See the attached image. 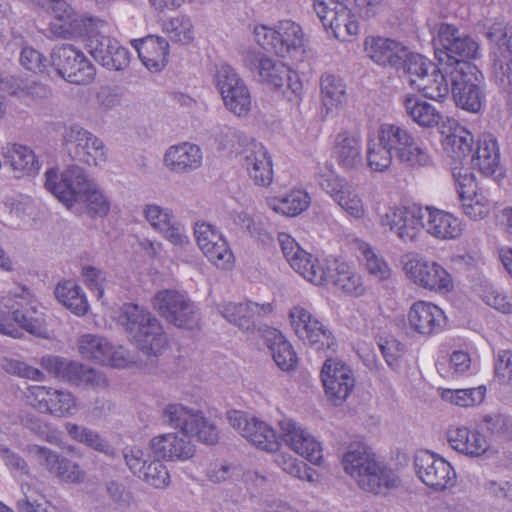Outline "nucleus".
Instances as JSON below:
<instances>
[{
  "label": "nucleus",
  "instance_id": "obj_60",
  "mask_svg": "<svg viewBox=\"0 0 512 512\" xmlns=\"http://www.w3.org/2000/svg\"><path fill=\"white\" fill-rule=\"evenodd\" d=\"M453 177L455 180L456 190L461 202L463 200L469 199L470 197L481 193L478 190L475 177L473 173L469 171V169L455 167L453 169Z\"/></svg>",
  "mask_w": 512,
  "mask_h": 512
},
{
  "label": "nucleus",
  "instance_id": "obj_27",
  "mask_svg": "<svg viewBox=\"0 0 512 512\" xmlns=\"http://www.w3.org/2000/svg\"><path fill=\"white\" fill-rule=\"evenodd\" d=\"M142 213L152 229L173 245L184 247L189 244L185 227L175 219L170 209L152 203L145 205Z\"/></svg>",
  "mask_w": 512,
  "mask_h": 512
},
{
  "label": "nucleus",
  "instance_id": "obj_6",
  "mask_svg": "<svg viewBox=\"0 0 512 512\" xmlns=\"http://www.w3.org/2000/svg\"><path fill=\"white\" fill-rule=\"evenodd\" d=\"M433 45L439 64L455 70L460 62L470 63L479 53V44L470 36L460 33L457 27L440 23L433 27Z\"/></svg>",
  "mask_w": 512,
  "mask_h": 512
},
{
  "label": "nucleus",
  "instance_id": "obj_54",
  "mask_svg": "<svg viewBox=\"0 0 512 512\" xmlns=\"http://www.w3.org/2000/svg\"><path fill=\"white\" fill-rule=\"evenodd\" d=\"M393 153L385 144L382 143L380 137L369 140L366 157L368 167L375 172H384L392 164Z\"/></svg>",
  "mask_w": 512,
  "mask_h": 512
},
{
  "label": "nucleus",
  "instance_id": "obj_9",
  "mask_svg": "<svg viewBox=\"0 0 512 512\" xmlns=\"http://www.w3.org/2000/svg\"><path fill=\"white\" fill-rule=\"evenodd\" d=\"M485 36L494 43L491 51L492 78L499 88L512 90V27L503 22L487 26Z\"/></svg>",
  "mask_w": 512,
  "mask_h": 512
},
{
  "label": "nucleus",
  "instance_id": "obj_2",
  "mask_svg": "<svg viewBox=\"0 0 512 512\" xmlns=\"http://www.w3.org/2000/svg\"><path fill=\"white\" fill-rule=\"evenodd\" d=\"M278 241L290 266L307 281L315 285L332 284L349 296L359 297L365 293L361 275L349 264L335 259L320 262L286 233H279Z\"/></svg>",
  "mask_w": 512,
  "mask_h": 512
},
{
  "label": "nucleus",
  "instance_id": "obj_49",
  "mask_svg": "<svg viewBox=\"0 0 512 512\" xmlns=\"http://www.w3.org/2000/svg\"><path fill=\"white\" fill-rule=\"evenodd\" d=\"M110 342L96 334H83L78 338V350L82 357L102 364L107 360Z\"/></svg>",
  "mask_w": 512,
  "mask_h": 512
},
{
  "label": "nucleus",
  "instance_id": "obj_63",
  "mask_svg": "<svg viewBox=\"0 0 512 512\" xmlns=\"http://www.w3.org/2000/svg\"><path fill=\"white\" fill-rule=\"evenodd\" d=\"M203 254L211 263L221 269L229 268L233 262V254L224 237L203 251Z\"/></svg>",
  "mask_w": 512,
  "mask_h": 512
},
{
  "label": "nucleus",
  "instance_id": "obj_12",
  "mask_svg": "<svg viewBox=\"0 0 512 512\" xmlns=\"http://www.w3.org/2000/svg\"><path fill=\"white\" fill-rule=\"evenodd\" d=\"M243 61L245 67L257 73L259 81L267 83L274 89H281L286 85L293 93L300 91L301 82L297 73L290 70L284 63L256 50H247Z\"/></svg>",
  "mask_w": 512,
  "mask_h": 512
},
{
  "label": "nucleus",
  "instance_id": "obj_37",
  "mask_svg": "<svg viewBox=\"0 0 512 512\" xmlns=\"http://www.w3.org/2000/svg\"><path fill=\"white\" fill-rule=\"evenodd\" d=\"M202 151L199 146L183 142L170 146L163 157L167 169L174 173H187L199 168L202 164Z\"/></svg>",
  "mask_w": 512,
  "mask_h": 512
},
{
  "label": "nucleus",
  "instance_id": "obj_43",
  "mask_svg": "<svg viewBox=\"0 0 512 512\" xmlns=\"http://www.w3.org/2000/svg\"><path fill=\"white\" fill-rule=\"evenodd\" d=\"M403 106L407 116L421 127L438 126L443 119L442 113L435 106L415 95H405Z\"/></svg>",
  "mask_w": 512,
  "mask_h": 512
},
{
  "label": "nucleus",
  "instance_id": "obj_23",
  "mask_svg": "<svg viewBox=\"0 0 512 512\" xmlns=\"http://www.w3.org/2000/svg\"><path fill=\"white\" fill-rule=\"evenodd\" d=\"M364 52L376 64L396 70L402 69L406 75L408 61L417 53L410 52L402 43L390 38L369 36L364 41Z\"/></svg>",
  "mask_w": 512,
  "mask_h": 512
},
{
  "label": "nucleus",
  "instance_id": "obj_51",
  "mask_svg": "<svg viewBox=\"0 0 512 512\" xmlns=\"http://www.w3.org/2000/svg\"><path fill=\"white\" fill-rule=\"evenodd\" d=\"M339 11L334 17L333 22L327 28H330L334 36L341 41H351L359 34V24L354 14L345 6L340 5Z\"/></svg>",
  "mask_w": 512,
  "mask_h": 512
},
{
  "label": "nucleus",
  "instance_id": "obj_57",
  "mask_svg": "<svg viewBox=\"0 0 512 512\" xmlns=\"http://www.w3.org/2000/svg\"><path fill=\"white\" fill-rule=\"evenodd\" d=\"M275 463L287 474L300 480L314 481V472L307 465L295 459L287 453H279L275 457Z\"/></svg>",
  "mask_w": 512,
  "mask_h": 512
},
{
  "label": "nucleus",
  "instance_id": "obj_32",
  "mask_svg": "<svg viewBox=\"0 0 512 512\" xmlns=\"http://www.w3.org/2000/svg\"><path fill=\"white\" fill-rule=\"evenodd\" d=\"M446 438L453 450L468 457H480L489 448L485 435L464 425L450 426Z\"/></svg>",
  "mask_w": 512,
  "mask_h": 512
},
{
  "label": "nucleus",
  "instance_id": "obj_18",
  "mask_svg": "<svg viewBox=\"0 0 512 512\" xmlns=\"http://www.w3.org/2000/svg\"><path fill=\"white\" fill-rule=\"evenodd\" d=\"M291 326L297 337L317 351L333 349L335 338L331 331L307 309L294 306L289 312Z\"/></svg>",
  "mask_w": 512,
  "mask_h": 512
},
{
  "label": "nucleus",
  "instance_id": "obj_30",
  "mask_svg": "<svg viewBox=\"0 0 512 512\" xmlns=\"http://www.w3.org/2000/svg\"><path fill=\"white\" fill-rule=\"evenodd\" d=\"M409 327L417 334L431 336L441 332L446 317L441 308L431 302L417 301L408 311Z\"/></svg>",
  "mask_w": 512,
  "mask_h": 512
},
{
  "label": "nucleus",
  "instance_id": "obj_11",
  "mask_svg": "<svg viewBox=\"0 0 512 512\" xmlns=\"http://www.w3.org/2000/svg\"><path fill=\"white\" fill-rule=\"evenodd\" d=\"M152 303L161 317L178 328L193 329L199 323V309L185 293L161 290L155 294Z\"/></svg>",
  "mask_w": 512,
  "mask_h": 512
},
{
  "label": "nucleus",
  "instance_id": "obj_7",
  "mask_svg": "<svg viewBox=\"0 0 512 512\" xmlns=\"http://www.w3.org/2000/svg\"><path fill=\"white\" fill-rule=\"evenodd\" d=\"M254 39L263 49L280 57H292L304 51V33L299 24L291 20L279 21L273 28L255 26Z\"/></svg>",
  "mask_w": 512,
  "mask_h": 512
},
{
  "label": "nucleus",
  "instance_id": "obj_41",
  "mask_svg": "<svg viewBox=\"0 0 512 512\" xmlns=\"http://www.w3.org/2000/svg\"><path fill=\"white\" fill-rule=\"evenodd\" d=\"M378 458L367 445L363 443H352L348 446L342 456V466L345 471L356 483L362 478L372 463Z\"/></svg>",
  "mask_w": 512,
  "mask_h": 512
},
{
  "label": "nucleus",
  "instance_id": "obj_1",
  "mask_svg": "<svg viewBox=\"0 0 512 512\" xmlns=\"http://www.w3.org/2000/svg\"><path fill=\"white\" fill-rule=\"evenodd\" d=\"M165 423L181 431L155 436L150 440L154 455L166 461H186L195 454V445L190 437H196L206 444L218 441L219 432L216 425L201 410L181 403L168 404L162 411Z\"/></svg>",
  "mask_w": 512,
  "mask_h": 512
},
{
  "label": "nucleus",
  "instance_id": "obj_13",
  "mask_svg": "<svg viewBox=\"0 0 512 512\" xmlns=\"http://www.w3.org/2000/svg\"><path fill=\"white\" fill-rule=\"evenodd\" d=\"M41 366L56 378L74 386L103 389L108 385L106 377L96 369L58 356H43Z\"/></svg>",
  "mask_w": 512,
  "mask_h": 512
},
{
  "label": "nucleus",
  "instance_id": "obj_55",
  "mask_svg": "<svg viewBox=\"0 0 512 512\" xmlns=\"http://www.w3.org/2000/svg\"><path fill=\"white\" fill-rule=\"evenodd\" d=\"M216 140L220 147L241 155V151L246 149L255 140L229 126H222L216 133Z\"/></svg>",
  "mask_w": 512,
  "mask_h": 512
},
{
  "label": "nucleus",
  "instance_id": "obj_58",
  "mask_svg": "<svg viewBox=\"0 0 512 512\" xmlns=\"http://www.w3.org/2000/svg\"><path fill=\"white\" fill-rule=\"evenodd\" d=\"M142 470L144 471L141 472L138 477L149 485L155 488H165L169 485V472L159 459L148 462Z\"/></svg>",
  "mask_w": 512,
  "mask_h": 512
},
{
  "label": "nucleus",
  "instance_id": "obj_4",
  "mask_svg": "<svg viewBox=\"0 0 512 512\" xmlns=\"http://www.w3.org/2000/svg\"><path fill=\"white\" fill-rule=\"evenodd\" d=\"M134 344L148 355H160L168 344L162 325L150 312L135 304H125L119 316Z\"/></svg>",
  "mask_w": 512,
  "mask_h": 512
},
{
  "label": "nucleus",
  "instance_id": "obj_38",
  "mask_svg": "<svg viewBox=\"0 0 512 512\" xmlns=\"http://www.w3.org/2000/svg\"><path fill=\"white\" fill-rule=\"evenodd\" d=\"M106 26V22L101 19L75 14L60 21H51L50 30L57 37L74 39Z\"/></svg>",
  "mask_w": 512,
  "mask_h": 512
},
{
  "label": "nucleus",
  "instance_id": "obj_19",
  "mask_svg": "<svg viewBox=\"0 0 512 512\" xmlns=\"http://www.w3.org/2000/svg\"><path fill=\"white\" fill-rule=\"evenodd\" d=\"M424 209L417 206H391L379 215L381 227L403 242H413L424 228Z\"/></svg>",
  "mask_w": 512,
  "mask_h": 512
},
{
  "label": "nucleus",
  "instance_id": "obj_29",
  "mask_svg": "<svg viewBox=\"0 0 512 512\" xmlns=\"http://www.w3.org/2000/svg\"><path fill=\"white\" fill-rule=\"evenodd\" d=\"M5 307L11 311L13 320L19 328L38 337L46 335L44 313L33 304L28 292L9 298Z\"/></svg>",
  "mask_w": 512,
  "mask_h": 512
},
{
  "label": "nucleus",
  "instance_id": "obj_26",
  "mask_svg": "<svg viewBox=\"0 0 512 512\" xmlns=\"http://www.w3.org/2000/svg\"><path fill=\"white\" fill-rule=\"evenodd\" d=\"M279 427L284 443L294 452L314 464L322 459V449L315 437L300 424L290 418H282Z\"/></svg>",
  "mask_w": 512,
  "mask_h": 512
},
{
  "label": "nucleus",
  "instance_id": "obj_33",
  "mask_svg": "<svg viewBox=\"0 0 512 512\" xmlns=\"http://www.w3.org/2000/svg\"><path fill=\"white\" fill-rule=\"evenodd\" d=\"M424 214V229L432 237L453 240L461 236L462 222L453 214L430 206L425 207Z\"/></svg>",
  "mask_w": 512,
  "mask_h": 512
},
{
  "label": "nucleus",
  "instance_id": "obj_53",
  "mask_svg": "<svg viewBox=\"0 0 512 512\" xmlns=\"http://www.w3.org/2000/svg\"><path fill=\"white\" fill-rule=\"evenodd\" d=\"M486 387L481 385L468 389H444L441 397L444 401L460 407H473L483 402Z\"/></svg>",
  "mask_w": 512,
  "mask_h": 512
},
{
  "label": "nucleus",
  "instance_id": "obj_56",
  "mask_svg": "<svg viewBox=\"0 0 512 512\" xmlns=\"http://www.w3.org/2000/svg\"><path fill=\"white\" fill-rule=\"evenodd\" d=\"M334 202L354 219L360 220L366 215L364 202L350 183Z\"/></svg>",
  "mask_w": 512,
  "mask_h": 512
},
{
  "label": "nucleus",
  "instance_id": "obj_20",
  "mask_svg": "<svg viewBox=\"0 0 512 512\" xmlns=\"http://www.w3.org/2000/svg\"><path fill=\"white\" fill-rule=\"evenodd\" d=\"M28 404L40 413L67 417L77 411L76 399L69 391L32 385L25 392Z\"/></svg>",
  "mask_w": 512,
  "mask_h": 512
},
{
  "label": "nucleus",
  "instance_id": "obj_16",
  "mask_svg": "<svg viewBox=\"0 0 512 512\" xmlns=\"http://www.w3.org/2000/svg\"><path fill=\"white\" fill-rule=\"evenodd\" d=\"M51 64L62 78L73 84H88L95 76L93 64L72 45L54 47Z\"/></svg>",
  "mask_w": 512,
  "mask_h": 512
},
{
  "label": "nucleus",
  "instance_id": "obj_47",
  "mask_svg": "<svg viewBox=\"0 0 512 512\" xmlns=\"http://www.w3.org/2000/svg\"><path fill=\"white\" fill-rule=\"evenodd\" d=\"M311 202L309 194L301 189L292 190L281 198L269 201L270 208L286 216H296L305 211Z\"/></svg>",
  "mask_w": 512,
  "mask_h": 512
},
{
  "label": "nucleus",
  "instance_id": "obj_39",
  "mask_svg": "<svg viewBox=\"0 0 512 512\" xmlns=\"http://www.w3.org/2000/svg\"><path fill=\"white\" fill-rule=\"evenodd\" d=\"M261 337L270 350L276 365L283 371L296 367L297 356L292 345L284 338L280 331L266 327L261 331Z\"/></svg>",
  "mask_w": 512,
  "mask_h": 512
},
{
  "label": "nucleus",
  "instance_id": "obj_21",
  "mask_svg": "<svg viewBox=\"0 0 512 512\" xmlns=\"http://www.w3.org/2000/svg\"><path fill=\"white\" fill-rule=\"evenodd\" d=\"M414 465L417 476L428 487L443 491L453 487L456 482V472L451 464L439 455L427 450L415 455Z\"/></svg>",
  "mask_w": 512,
  "mask_h": 512
},
{
  "label": "nucleus",
  "instance_id": "obj_46",
  "mask_svg": "<svg viewBox=\"0 0 512 512\" xmlns=\"http://www.w3.org/2000/svg\"><path fill=\"white\" fill-rule=\"evenodd\" d=\"M57 300L72 313L82 316L87 313L89 305L82 288L74 281L67 280L55 288Z\"/></svg>",
  "mask_w": 512,
  "mask_h": 512
},
{
  "label": "nucleus",
  "instance_id": "obj_14",
  "mask_svg": "<svg viewBox=\"0 0 512 512\" xmlns=\"http://www.w3.org/2000/svg\"><path fill=\"white\" fill-rule=\"evenodd\" d=\"M403 270L407 278L418 287L446 293L453 289L451 275L440 264L416 254L406 255Z\"/></svg>",
  "mask_w": 512,
  "mask_h": 512
},
{
  "label": "nucleus",
  "instance_id": "obj_50",
  "mask_svg": "<svg viewBox=\"0 0 512 512\" xmlns=\"http://www.w3.org/2000/svg\"><path fill=\"white\" fill-rule=\"evenodd\" d=\"M315 181L333 201L337 200L342 191L349 185V182L337 174L331 165H318L315 171Z\"/></svg>",
  "mask_w": 512,
  "mask_h": 512
},
{
  "label": "nucleus",
  "instance_id": "obj_36",
  "mask_svg": "<svg viewBox=\"0 0 512 512\" xmlns=\"http://www.w3.org/2000/svg\"><path fill=\"white\" fill-rule=\"evenodd\" d=\"M358 487L375 495H386L400 485L396 472L382 461L376 460L357 483Z\"/></svg>",
  "mask_w": 512,
  "mask_h": 512
},
{
  "label": "nucleus",
  "instance_id": "obj_24",
  "mask_svg": "<svg viewBox=\"0 0 512 512\" xmlns=\"http://www.w3.org/2000/svg\"><path fill=\"white\" fill-rule=\"evenodd\" d=\"M227 418L231 427L258 449L267 452L278 449L279 443L276 432L266 422L254 417L249 418L239 411L228 412Z\"/></svg>",
  "mask_w": 512,
  "mask_h": 512
},
{
  "label": "nucleus",
  "instance_id": "obj_25",
  "mask_svg": "<svg viewBox=\"0 0 512 512\" xmlns=\"http://www.w3.org/2000/svg\"><path fill=\"white\" fill-rule=\"evenodd\" d=\"M321 380L328 399L334 405L342 404L355 387V378L350 367L332 358L324 362Z\"/></svg>",
  "mask_w": 512,
  "mask_h": 512
},
{
  "label": "nucleus",
  "instance_id": "obj_45",
  "mask_svg": "<svg viewBox=\"0 0 512 512\" xmlns=\"http://www.w3.org/2000/svg\"><path fill=\"white\" fill-rule=\"evenodd\" d=\"M321 101L327 112L342 108L347 103L346 85L335 75H323L320 82Z\"/></svg>",
  "mask_w": 512,
  "mask_h": 512
},
{
  "label": "nucleus",
  "instance_id": "obj_31",
  "mask_svg": "<svg viewBox=\"0 0 512 512\" xmlns=\"http://www.w3.org/2000/svg\"><path fill=\"white\" fill-rule=\"evenodd\" d=\"M241 156L242 166L256 185L268 186L272 183V161L261 143L254 141L241 151Z\"/></svg>",
  "mask_w": 512,
  "mask_h": 512
},
{
  "label": "nucleus",
  "instance_id": "obj_35",
  "mask_svg": "<svg viewBox=\"0 0 512 512\" xmlns=\"http://www.w3.org/2000/svg\"><path fill=\"white\" fill-rule=\"evenodd\" d=\"M471 163L474 169L485 176L501 175L500 150L496 137L483 134L478 138Z\"/></svg>",
  "mask_w": 512,
  "mask_h": 512
},
{
  "label": "nucleus",
  "instance_id": "obj_42",
  "mask_svg": "<svg viewBox=\"0 0 512 512\" xmlns=\"http://www.w3.org/2000/svg\"><path fill=\"white\" fill-rule=\"evenodd\" d=\"M143 65L150 71H160L167 62L169 44L166 39L150 35L135 46Z\"/></svg>",
  "mask_w": 512,
  "mask_h": 512
},
{
  "label": "nucleus",
  "instance_id": "obj_64",
  "mask_svg": "<svg viewBox=\"0 0 512 512\" xmlns=\"http://www.w3.org/2000/svg\"><path fill=\"white\" fill-rule=\"evenodd\" d=\"M363 255L365 267L371 276L379 281H384L390 278L391 269L382 257L378 256L370 248L364 250Z\"/></svg>",
  "mask_w": 512,
  "mask_h": 512
},
{
  "label": "nucleus",
  "instance_id": "obj_10",
  "mask_svg": "<svg viewBox=\"0 0 512 512\" xmlns=\"http://www.w3.org/2000/svg\"><path fill=\"white\" fill-rule=\"evenodd\" d=\"M451 92L458 107L469 112L480 111L484 101L483 75L472 63L460 62L450 72Z\"/></svg>",
  "mask_w": 512,
  "mask_h": 512
},
{
  "label": "nucleus",
  "instance_id": "obj_28",
  "mask_svg": "<svg viewBox=\"0 0 512 512\" xmlns=\"http://www.w3.org/2000/svg\"><path fill=\"white\" fill-rule=\"evenodd\" d=\"M217 309L223 318L245 332H253L257 323L273 310L269 303L260 305L252 301L220 304Z\"/></svg>",
  "mask_w": 512,
  "mask_h": 512
},
{
  "label": "nucleus",
  "instance_id": "obj_22",
  "mask_svg": "<svg viewBox=\"0 0 512 512\" xmlns=\"http://www.w3.org/2000/svg\"><path fill=\"white\" fill-rule=\"evenodd\" d=\"M104 28L86 36V48L93 59L101 66L114 71L125 69L130 62L129 51L116 39L102 34Z\"/></svg>",
  "mask_w": 512,
  "mask_h": 512
},
{
  "label": "nucleus",
  "instance_id": "obj_62",
  "mask_svg": "<svg viewBox=\"0 0 512 512\" xmlns=\"http://www.w3.org/2000/svg\"><path fill=\"white\" fill-rule=\"evenodd\" d=\"M482 299L487 305L502 313H512V291L489 287L485 290Z\"/></svg>",
  "mask_w": 512,
  "mask_h": 512
},
{
  "label": "nucleus",
  "instance_id": "obj_15",
  "mask_svg": "<svg viewBox=\"0 0 512 512\" xmlns=\"http://www.w3.org/2000/svg\"><path fill=\"white\" fill-rule=\"evenodd\" d=\"M62 140L70 155L79 162L100 166L107 161V149L103 141L79 125L66 127Z\"/></svg>",
  "mask_w": 512,
  "mask_h": 512
},
{
  "label": "nucleus",
  "instance_id": "obj_17",
  "mask_svg": "<svg viewBox=\"0 0 512 512\" xmlns=\"http://www.w3.org/2000/svg\"><path fill=\"white\" fill-rule=\"evenodd\" d=\"M215 82L227 110L238 117L246 116L251 109V95L236 71L227 64L221 65Z\"/></svg>",
  "mask_w": 512,
  "mask_h": 512
},
{
  "label": "nucleus",
  "instance_id": "obj_40",
  "mask_svg": "<svg viewBox=\"0 0 512 512\" xmlns=\"http://www.w3.org/2000/svg\"><path fill=\"white\" fill-rule=\"evenodd\" d=\"M2 155L17 178L33 176L39 171V162L34 151L28 146L9 144L3 149Z\"/></svg>",
  "mask_w": 512,
  "mask_h": 512
},
{
  "label": "nucleus",
  "instance_id": "obj_3",
  "mask_svg": "<svg viewBox=\"0 0 512 512\" xmlns=\"http://www.w3.org/2000/svg\"><path fill=\"white\" fill-rule=\"evenodd\" d=\"M45 187L67 207L75 202L84 203L89 214L106 216L110 210V200L91 179L83 168L72 165L61 175L56 169L45 173Z\"/></svg>",
  "mask_w": 512,
  "mask_h": 512
},
{
  "label": "nucleus",
  "instance_id": "obj_34",
  "mask_svg": "<svg viewBox=\"0 0 512 512\" xmlns=\"http://www.w3.org/2000/svg\"><path fill=\"white\" fill-rule=\"evenodd\" d=\"M332 155L342 170L349 172L358 169L362 165L360 137L346 130L339 132L333 142Z\"/></svg>",
  "mask_w": 512,
  "mask_h": 512
},
{
  "label": "nucleus",
  "instance_id": "obj_44",
  "mask_svg": "<svg viewBox=\"0 0 512 512\" xmlns=\"http://www.w3.org/2000/svg\"><path fill=\"white\" fill-rule=\"evenodd\" d=\"M474 137L466 128L455 121H449V133L443 139L444 150L452 158L461 161L469 155Z\"/></svg>",
  "mask_w": 512,
  "mask_h": 512
},
{
  "label": "nucleus",
  "instance_id": "obj_5",
  "mask_svg": "<svg viewBox=\"0 0 512 512\" xmlns=\"http://www.w3.org/2000/svg\"><path fill=\"white\" fill-rule=\"evenodd\" d=\"M446 67V64H440L438 67L420 54L414 55L408 61L404 79L425 97L440 101L451 91V83L449 84L447 79L450 78L451 68L448 70Z\"/></svg>",
  "mask_w": 512,
  "mask_h": 512
},
{
  "label": "nucleus",
  "instance_id": "obj_48",
  "mask_svg": "<svg viewBox=\"0 0 512 512\" xmlns=\"http://www.w3.org/2000/svg\"><path fill=\"white\" fill-rule=\"evenodd\" d=\"M65 428L73 440L104 454H111L113 452L108 441L98 432L75 423H66Z\"/></svg>",
  "mask_w": 512,
  "mask_h": 512
},
{
  "label": "nucleus",
  "instance_id": "obj_59",
  "mask_svg": "<svg viewBox=\"0 0 512 512\" xmlns=\"http://www.w3.org/2000/svg\"><path fill=\"white\" fill-rule=\"evenodd\" d=\"M463 213L471 220L484 219L491 211L492 202L481 192L461 202Z\"/></svg>",
  "mask_w": 512,
  "mask_h": 512
},
{
  "label": "nucleus",
  "instance_id": "obj_8",
  "mask_svg": "<svg viewBox=\"0 0 512 512\" xmlns=\"http://www.w3.org/2000/svg\"><path fill=\"white\" fill-rule=\"evenodd\" d=\"M377 135L400 163L412 168L424 167L431 163L428 151L406 128L384 123L379 127Z\"/></svg>",
  "mask_w": 512,
  "mask_h": 512
},
{
  "label": "nucleus",
  "instance_id": "obj_61",
  "mask_svg": "<svg viewBox=\"0 0 512 512\" xmlns=\"http://www.w3.org/2000/svg\"><path fill=\"white\" fill-rule=\"evenodd\" d=\"M453 177L455 180L456 190L461 202L463 200L469 199L470 197L481 193L478 190L475 177L473 173L469 171V169L455 167L453 169Z\"/></svg>",
  "mask_w": 512,
  "mask_h": 512
},
{
  "label": "nucleus",
  "instance_id": "obj_52",
  "mask_svg": "<svg viewBox=\"0 0 512 512\" xmlns=\"http://www.w3.org/2000/svg\"><path fill=\"white\" fill-rule=\"evenodd\" d=\"M162 31L173 42L188 44L194 39L191 19L185 15H177L162 22Z\"/></svg>",
  "mask_w": 512,
  "mask_h": 512
}]
</instances>
